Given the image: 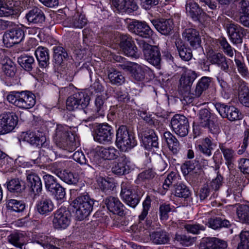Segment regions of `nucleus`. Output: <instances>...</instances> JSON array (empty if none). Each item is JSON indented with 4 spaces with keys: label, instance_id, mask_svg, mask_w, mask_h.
<instances>
[{
    "label": "nucleus",
    "instance_id": "aec40b11",
    "mask_svg": "<svg viewBox=\"0 0 249 249\" xmlns=\"http://www.w3.org/2000/svg\"><path fill=\"white\" fill-rule=\"evenodd\" d=\"M156 30L164 36L171 35L174 29V23L171 19L160 18L151 21Z\"/></svg>",
    "mask_w": 249,
    "mask_h": 249
},
{
    "label": "nucleus",
    "instance_id": "c756f323",
    "mask_svg": "<svg viewBox=\"0 0 249 249\" xmlns=\"http://www.w3.org/2000/svg\"><path fill=\"white\" fill-rule=\"evenodd\" d=\"M104 203L107 209L114 214L119 215L124 214V205L118 198L109 196L104 200Z\"/></svg>",
    "mask_w": 249,
    "mask_h": 249
},
{
    "label": "nucleus",
    "instance_id": "e2e57ef3",
    "mask_svg": "<svg viewBox=\"0 0 249 249\" xmlns=\"http://www.w3.org/2000/svg\"><path fill=\"white\" fill-rule=\"evenodd\" d=\"M50 192L55 196L57 200H63L66 196L65 189L60 184L55 186Z\"/></svg>",
    "mask_w": 249,
    "mask_h": 249
},
{
    "label": "nucleus",
    "instance_id": "f257e3e1",
    "mask_svg": "<svg viewBox=\"0 0 249 249\" xmlns=\"http://www.w3.org/2000/svg\"><path fill=\"white\" fill-rule=\"evenodd\" d=\"M71 194L76 198L73 201V206L75 209V217L79 221L87 218L92 211L95 201L82 188L71 190Z\"/></svg>",
    "mask_w": 249,
    "mask_h": 249
},
{
    "label": "nucleus",
    "instance_id": "412c9836",
    "mask_svg": "<svg viewBox=\"0 0 249 249\" xmlns=\"http://www.w3.org/2000/svg\"><path fill=\"white\" fill-rule=\"evenodd\" d=\"M185 10L187 15L194 21H200L205 13L194 0H186Z\"/></svg>",
    "mask_w": 249,
    "mask_h": 249
},
{
    "label": "nucleus",
    "instance_id": "338daca9",
    "mask_svg": "<svg viewBox=\"0 0 249 249\" xmlns=\"http://www.w3.org/2000/svg\"><path fill=\"white\" fill-rule=\"evenodd\" d=\"M172 208L170 204L166 203L160 205L159 208V213L160 218L162 220H166L168 218V213L172 211Z\"/></svg>",
    "mask_w": 249,
    "mask_h": 249
},
{
    "label": "nucleus",
    "instance_id": "a211bd4d",
    "mask_svg": "<svg viewBox=\"0 0 249 249\" xmlns=\"http://www.w3.org/2000/svg\"><path fill=\"white\" fill-rule=\"evenodd\" d=\"M227 33L231 41L235 44L242 43L243 37L245 35V29L234 22L226 24Z\"/></svg>",
    "mask_w": 249,
    "mask_h": 249
},
{
    "label": "nucleus",
    "instance_id": "6e6552de",
    "mask_svg": "<svg viewBox=\"0 0 249 249\" xmlns=\"http://www.w3.org/2000/svg\"><path fill=\"white\" fill-rule=\"evenodd\" d=\"M120 196L124 202L133 208L136 207L140 200V196L135 192L132 185L127 181L122 183Z\"/></svg>",
    "mask_w": 249,
    "mask_h": 249
},
{
    "label": "nucleus",
    "instance_id": "bf43d9fd",
    "mask_svg": "<svg viewBox=\"0 0 249 249\" xmlns=\"http://www.w3.org/2000/svg\"><path fill=\"white\" fill-rule=\"evenodd\" d=\"M45 187L47 191L50 192L56 186L58 183L56 178L52 175L46 174L43 177Z\"/></svg>",
    "mask_w": 249,
    "mask_h": 249
},
{
    "label": "nucleus",
    "instance_id": "4468645a",
    "mask_svg": "<svg viewBox=\"0 0 249 249\" xmlns=\"http://www.w3.org/2000/svg\"><path fill=\"white\" fill-rule=\"evenodd\" d=\"M128 29L130 32L143 38H150L153 35V31L145 22L133 21L128 24Z\"/></svg>",
    "mask_w": 249,
    "mask_h": 249
},
{
    "label": "nucleus",
    "instance_id": "cd10ccee",
    "mask_svg": "<svg viewBox=\"0 0 249 249\" xmlns=\"http://www.w3.org/2000/svg\"><path fill=\"white\" fill-rule=\"evenodd\" d=\"M94 156H98L104 160H112L118 157L119 151L113 147H104L97 146L94 150Z\"/></svg>",
    "mask_w": 249,
    "mask_h": 249
},
{
    "label": "nucleus",
    "instance_id": "c03bdc74",
    "mask_svg": "<svg viewBox=\"0 0 249 249\" xmlns=\"http://www.w3.org/2000/svg\"><path fill=\"white\" fill-rule=\"evenodd\" d=\"M173 194L177 197L187 198L191 195V192L185 184L179 182L174 185Z\"/></svg>",
    "mask_w": 249,
    "mask_h": 249
},
{
    "label": "nucleus",
    "instance_id": "2f4dec72",
    "mask_svg": "<svg viewBox=\"0 0 249 249\" xmlns=\"http://www.w3.org/2000/svg\"><path fill=\"white\" fill-rule=\"evenodd\" d=\"M211 83V78L203 76L197 82L195 89L193 91V98H198L202 93L207 90Z\"/></svg>",
    "mask_w": 249,
    "mask_h": 249
},
{
    "label": "nucleus",
    "instance_id": "13d9d810",
    "mask_svg": "<svg viewBox=\"0 0 249 249\" xmlns=\"http://www.w3.org/2000/svg\"><path fill=\"white\" fill-rule=\"evenodd\" d=\"M16 10L7 5L4 0H0V17H8L16 14Z\"/></svg>",
    "mask_w": 249,
    "mask_h": 249
},
{
    "label": "nucleus",
    "instance_id": "e433bc0d",
    "mask_svg": "<svg viewBox=\"0 0 249 249\" xmlns=\"http://www.w3.org/2000/svg\"><path fill=\"white\" fill-rule=\"evenodd\" d=\"M179 55L182 60L188 61L191 59L193 54L191 49L186 46L181 39H177L175 42Z\"/></svg>",
    "mask_w": 249,
    "mask_h": 249
},
{
    "label": "nucleus",
    "instance_id": "4c0bfd02",
    "mask_svg": "<svg viewBox=\"0 0 249 249\" xmlns=\"http://www.w3.org/2000/svg\"><path fill=\"white\" fill-rule=\"evenodd\" d=\"M2 69L4 74L8 77H13L16 74V67L15 63L9 58L5 57L2 60Z\"/></svg>",
    "mask_w": 249,
    "mask_h": 249
},
{
    "label": "nucleus",
    "instance_id": "7c9ffc66",
    "mask_svg": "<svg viewBox=\"0 0 249 249\" xmlns=\"http://www.w3.org/2000/svg\"><path fill=\"white\" fill-rule=\"evenodd\" d=\"M36 208L39 214L46 215L53 211L54 205L50 198L42 196L41 199L37 201Z\"/></svg>",
    "mask_w": 249,
    "mask_h": 249
},
{
    "label": "nucleus",
    "instance_id": "a18cd8bd",
    "mask_svg": "<svg viewBox=\"0 0 249 249\" xmlns=\"http://www.w3.org/2000/svg\"><path fill=\"white\" fill-rule=\"evenodd\" d=\"M219 147L223 154L226 164L228 165H231L234 160L235 155L234 151L231 148L228 147L225 143H220Z\"/></svg>",
    "mask_w": 249,
    "mask_h": 249
},
{
    "label": "nucleus",
    "instance_id": "1a4fd4ad",
    "mask_svg": "<svg viewBox=\"0 0 249 249\" xmlns=\"http://www.w3.org/2000/svg\"><path fill=\"white\" fill-rule=\"evenodd\" d=\"M217 119L215 115L212 114L206 108L202 109L198 113V123L200 126L207 127L209 131L213 133H217L219 131V127Z\"/></svg>",
    "mask_w": 249,
    "mask_h": 249
},
{
    "label": "nucleus",
    "instance_id": "8fccbe9b",
    "mask_svg": "<svg viewBox=\"0 0 249 249\" xmlns=\"http://www.w3.org/2000/svg\"><path fill=\"white\" fill-rule=\"evenodd\" d=\"M6 187L12 193H20L24 190V187L21 185L18 178H12L6 183Z\"/></svg>",
    "mask_w": 249,
    "mask_h": 249
},
{
    "label": "nucleus",
    "instance_id": "dca6fc26",
    "mask_svg": "<svg viewBox=\"0 0 249 249\" xmlns=\"http://www.w3.org/2000/svg\"><path fill=\"white\" fill-rule=\"evenodd\" d=\"M217 111L223 118H227L231 121L240 119L239 110L233 106H229L224 104L217 103L214 105Z\"/></svg>",
    "mask_w": 249,
    "mask_h": 249
},
{
    "label": "nucleus",
    "instance_id": "393cba45",
    "mask_svg": "<svg viewBox=\"0 0 249 249\" xmlns=\"http://www.w3.org/2000/svg\"><path fill=\"white\" fill-rule=\"evenodd\" d=\"M25 18L29 23L35 24H42L46 19L42 10L36 6L29 10Z\"/></svg>",
    "mask_w": 249,
    "mask_h": 249
},
{
    "label": "nucleus",
    "instance_id": "c85d7f7f",
    "mask_svg": "<svg viewBox=\"0 0 249 249\" xmlns=\"http://www.w3.org/2000/svg\"><path fill=\"white\" fill-rule=\"evenodd\" d=\"M207 59L211 64L216 65L226 72L229 70L226 57L223 54L220 53H212L207 54Z\"/></svg>",
    "mask_w": 249,
    "mask_h": 249
},
{
    "label": "nucleus",
    "instance_id": "6e6d98bb",
    "mask_svg": "<svg viewBox=\"0 0 249 249\" xmlns=\"http://www.w3.org/2000/svg\"><path fill=\"white\" fill-rule=\"evenodd\" d=\"M174 240L182 246L186 247H188L193 245L195 241L194 237L184 234H176L175 235Z\"/></svg>",
    "mask_w": 249,
    "mask_h": 249
},
{
    "label": "nucleus",
    "instance_id": "4be33fe9",
    "mask_svg": "<svg viewBox=\"0 0 249 249\" xmlns=\"http://www.w3.org/2000/svg\"><path fill=\"white\" fill-rule=\"evenodd\" d=\"M117 160L113 162L111 171L117 175H123L129 173L130 168L128 165L129 162L124 155H121L117 157Z\"/></svg>",
    "mask_w": 249,
    "mask_h": 249
},
{
    "label": "nucleus",
    "instance_id": "4d7b16f0",
    "mask_svg": "<svg viewBox=\"0 0 249 249\" xmlns=\"http://www.w3.org/2000/svg\"><path fill=\"white\" fill-rule=\"evenodd\" d=\"M113 59L118 63L117 67L121 69L126 71H129L133 63L126 61V59L125 58L118 55H114L113 56Z\"/></svg>",
    "mask_w": 249,
    "mask_h": 249
},
{
    "label": "nucleus",
    "instance_id": "0e129e2a",
    "mask_svg": "<svg viewBox=\"0 0 249 249\" xmlns=\"http://www.w3.org/2000/svg\"><path fill=\"white\" fill-rule=\"evenodd\" d=\"M234 61L239 73L244 78L248 77L249 71L244 62L238 59H235Z\"/></svg>",
    "mask_w": 249,
    "mask_h": 249
},
{
    "label": "nucleus",
    "instance_id": "423d86ee",
    "mask_svg": "<svg viewBox=\"0 0 249 249\" xmlns=\"http://www.w3.org/2000/svg\"><path fill=\"white\" fill-rule=\"evenodd\" d=\"M136 41L142 50L145 59L153 65L159 66L161 61V56L158 49L141 38L136 39Z\"/></svg>",
    "mask_w": 249,
    "mask_h": 249
},
{
    "label": "nucleus",
    "instance_id": "f3484780",
    "mask_svg": "<svg viewBox=\"0 0 249 249\" xmlns=\"http://www.w3.org/2000/svg\"><path fill=\"white\" fill-rule=\"evenodd\" d=\"M24 37V32L22 29L16 27L10 30L3 35V41L7 47L20 43Z\"/></svg>",
    "mask_w": 249,
    "mask_h": 249
},
{
    "label": "nucleus",
    "instance_id": "680f3d73",
    "mask_svg": "<svg viewBox=\"0 0 249 249\" xmlns=\"http://www.w3.org/2000/svg\"><path fill=\"white\" fill-rule=\"evenodd\" d=\"M185 229L190 233L194 234H198L201 231H204L206 227L198 223L188 224L184 226Z\"/></svg>",
    "mask_w": 249,
    "mask_h": 249
},
{
    "label": "nucleus",
    "instance_id": "473e14b6",
    "mask_svg": "<svg viewBox=\"0 0 249 249\" xmlns=\"http://www.w3.org/2000/svg\"><path fill=\"white\" fill-rule=\"evenodd\" d=\"M24 140L31 145L39 146H42L45 142L46 138L41 133L27 132L24 137Z\"/></svg>",
    "mask_w": 249,
    "mask_h": 249
},
{
    "label": "nucleus",
    "instance_id": "3c124183",
    "mask_svg": "<svg viewBox=\"0 0 249 249\" xmlns=\"http://www.w3.org/2000/svg\"><path fill=\"white\" fill-rule=\"evenodd\" d=\"M7 208L10 211L19 213L24 210L25 204L20 200L10 199L8 202Z\"/></svg>",
    "mask_w": 249,
    "mask_h": 249
},
{
    "label": "nucleus",
    "instance_id": "f704fd0d",
    "mask_svg": "<svg viewBox=\"0 0 249 249\" xmlns=\"http://www.w3.org/2000/svg\"><path fill=\"white\" fill-rule=\"evenodd\" d=\"M54 173L62 180L69 184H75L78 181L76 175L66 170L56 169L54 170Z\"/></svg>",
    "mask_w": 249,
    "mask_h": 249
},
{
    "label": "nucleus",
    "instance_id": "49530a36",
    "mask_svg": "<svg viewBox=\"0 0 249 249\" xmlns=\"http://www.w3.org/2000/svg\"><path fill=\"white\" fill-rule=\"evenodd\" d=\"M150 240L156 244H164L169 241L167 233L163 231H154L150 234Z\"/></svg>",
    "mask_w": 249,
    "mask_h": 249
},
{
    "label": "nucleus",
    "instance_id": "bb28decb",
    "mask_svg": "<svg viewBox=\"0 0 249 249\" xmlns=\"http://www.w3.org/2000/svg\"><path fill=\"white\" fill-rule=\"evenodd\" d=\"M113 5L119 12L130 14L137 9L136 3L131 0H112Z\"/></svg>",
    "mask_w": 249,
    "mask_h": 249
},
{
    "label": "nucleus",
    "instance_id": "ddd939ff",
    "mask_svg": "<svg viewBox=\"0 0 249 249\" xmlns=\"http://www.w3.org/2000/svg\"><path fill=\"white\" fill-rule=\"evenodd\" d=\"M71 213L65 207H61L53 213V226L57 229H65L70 223Z\"/></svg>",
    "mask_w": 249,
    "mask_h": 249
},
{
    "label": "nucleus",
    "instance_id": "20e7f679",
    "mask_svg": "<svg viewBox=\"0 0 249 249\" xmlns=\"http://www.w3.org/2000/svg\"><path fill=\"white\" fill-rule=\"evenodd\" d=\"M197 77V74L192 70L187 71L184 74H182L179 79L178 86V91L187 102L191 103L193 101V92H191V87L194 81Z\"/></svg>",
    "mask_w": 249,
    "mask_h": 249
},
{
    "label": "nucleus",
    "instance_id": "37998d69",
    "mask_svg": "<svg viewBox=\"0 0 249 249\" xmlns=\"http://www.w3.org/2000/svg\"><path fill=\"white\" fill-rule=\"evenodd\" d=\"M108 78L110 83L115 85H121L125 81V78L122 72L114 69H111L109 70Z\"/></svg>",
    "mask_w": 249,
    "mask_h": 249
},
{
    "label": "nucleus",
    "instance_id": "052dcab7",
    "mask_svg": "<svg viewBox=\"0 0 249 249\" xmlns=\"http://www.w3.org/2000/svg\"><path fill=\"white\" fill-rule=\"evenodd\" d=\"M239 101L245 107H249V88L246 85L241 86Z\"/></svg>",
    "mask_w": 249,
    "mask_h": 249
},
{
    "label": "nucleus",
    "instance_id": "de8ad7c7",
    "mask_svg": "<svg viewBox=\"0 0 249 249\" xmlns=\"http://www.w3.org/2000/svg\"><path fill=\"white\" fill-rule=\"evenodd\" d=\"M7 240L9 243L20 249H23V247L25 245L24 236L22 233L19 232L10 234L7 236Z\"/></svg>",
    "mask_w": 249,
    "mask_h": 249
},
{
    "label": "nucleus",
    "instance_id": "6ab92c4d",
    "mask_svg": "<svg viewBox=\"0 0 249 249\" xmlns=\"http://www.w3.org/2000/svg\"><path fill=\"white\" fill-rule=\"evenodd\" d=\"M227 247L226 241L216 237H203L198 245L199 249H225Z\"/></svg>",
    "mask_w": 249,
    "mask_h": 249
},
{
    "label": "nucleus",
    "instance_id": "5701e85b",
    "mask_svg": "<svg viewBox=\"0 0 249 249\" xmlns=\"http://www.w3.org/2000/svg\"><path fill=\"white\" fill-rule=\"evenodd\" d=\"M142 140L144 147L149 149L152 147L158 148V138L154 130L146 129L142 133Z\"/></svg>",
    "mask_w": 249,
    "mask_h": 249
},
{
    "label": "nucleus",
    "instance_id": "0eeeda50",
    "mask_svg": "<svg viewBox=\"0 0 249 249\" xmlns=\"http://www.w3.org/2000/svg\"><path fill=\"white\" fill-rule=\"evenodd\" d=\"M93 135L95 141L103 144L108 143L113 136V128L107 123L96 124Z\"/></svg>",
    "mask_w": 249,
    "mask_h": 249
},
{
    "label": "nucleus",
    "instance_id": "ea45409f",
    "mask_svg": "<svg viewBox=\"0 0 249 249\" xmlns=\"http://www.w3.org/2000/svg\"><path fill=\"white\" fill-rule=\"evenodd\" d=\"M19 65L26 71H30L36 68L34 58L30 55H22L18 58Z\"/></svg>",
    "mask_w": 249,
    "mask_h": 249
},
{
    "label": "nucleus",
    "instance_id": "39448f33",
    "mask_svg": "<svg viewBox=\"0 0 249 249\" xmlns=\"http://www.w3.org/2000/svg\"><path fill=\"white\" fill-rule=\"evenodd\" d=\"M116 143L122 151L130 150L137 145V141L132 133L129 132L126 126H120L117 131Z\"/></svg>",
    "mask_w": 249,
    "mask_h": 249
},
{
    "label": "nucleus",
    "instance_id": "864d4df0",
    "mask_svg": "<svg viewBox=\"0 0 249 249\" xmlns=\"http://www.w3.org/2000/svg\"><path fill=\"white\" fill-rule=\"evenodd\" d=\"M75 95L79 104L80 109L83 110L86 109L90 101V97L88 94L85 92H80L75 93Z\"/></svg>",
    "mask_w": 249,
    "mask_h": 249
},
{
    "label": "nucleus",
    "instance_id": "72a5a7b5",
    "mask_svg": "<svg viewBox=\"0 0 249 249\" xmlns=\"http://www.w3.org/2000/svg\"><path fill=\"white\" fill-rule=\"evenodd\" d=\"M35 53L40 67L46 68L49 65L50 57L49 50L47 48L38 47L35 51Z\"/></svg>",
    "mask_w": 249,
    "mask_h": 249
},
{
    "label": "nucleus",
    "instance_id": "9b49d317",
    "mask_svg": "<svg viewBox=\"0 0 249 249\" xmlns=\"http://www.w3.org/2000/svg\"><path fill=\"white\" fill-rule=\"evenodd\" d=\"M170 124L173 131L180 137H185L188 134L189 124L187 118L184 115H175L172 118Z\"/></svg>",
    "mask_w": 249,
    "mask_h": 249
},
{
    "label": "nucleus",
    "instance_id": "2eb2a0df",
    "mask_svg": "<svg viewBox=\"0 0 249 249\" xmlns=\"http://www.w3.org/2000/svg\"><path fill=\"white\" fill-rule=\"evenodd\" d=\"M105 101V99L103 96H98L95 100L94 108L92 110H90L88 108L84 110L85 114L89 115L88 119L89 121L105 116L106 109Z\"/></svg>",
    "mask_w": 249,
    "mask_h": 249
},
{
    "label": "nucleus",
    "instance_id": "79ce46f5",
    "mask_svg": "<svg viewBox=\"0 0 249 249\" xmlns=\"http://www.w3.org/2000/svg\"><path fill=\"white\" fill-rule=\"evenodd\" d=\"M128 71L131 72L132 77L136 81L144 80L145 76V69L142 66L133 63Z\"/></svg>",
    "mask_w": 249,
    "mask_h": 249
},
{
    "label": "nucleus",
    "instance_id": "9d476101",
    "mask_svg": "<svg viewBox=\"0 0 249 249\" xmlns=\"http://www.w3.org/2000/svg\"><path fill=\"white\" fill-rule=\"evenodd\" d=\"M120 46L125 55L135 59L140 57V53L138 51L132 37L129 35L125 34L121 36Z\"/></svg>",
    "mask_w": 249,
    "mask_h": 249
},
{
    "label": "nucleus",
    "instance_id": "c9c22d12",
    "mask_svg": "<svg viewBox=\"0 0 249 249\" xmlns=\"http://www.w3.org/2000/svg\"><path fill=\"white\" fill-rule=\"evenodd\" d=\"M163 137L170 150L174 154H177L180 150V146L176 137L169 131H166L163 134Z\"/></svg>",
    "mask_w": 249,
    "mask_h": 249
},
{
    "label": "nucleus",
    "instance_id": "a19ab883",
    "mask_svg": "<svg viewBox=\"0 0 249 249\" xmlns=\"http://www.w3.org/2000/svg\"><path fill=\"white\" fill-rule=\"evenodd\" d=\"M53 58L56 64L61 65L65 60L69 58V56L66 50L62 46H54L53 48Z\"/></svg>",
    "mask_w": 249,
    "mask_h": 249
},
{
    "label": "nucleus",
    "instance_id": "774afa93",
    "mask_svg": "<svg viewBox=\"0 0 249 249\" xmlns=\"http://www.w3.org/2000/svg\"><path fill=\"white\" fill-rule=\"evenodd\" d=\"M67 109L69 111H73L77 108H80L79 104H78L77 100L75 97V94L70 96L66 102Z\"/></svg>",
    "mask_w": 249,
    "mask_h": 249
},
{
    "label": "nucleus",
    "instance_id": "7ed1b4c3",
    "mask_svg": "<svg viewBox=\"0 0 249 249\" xmlns=\"http://www.w3.org/2000/svg\"><path fill=\"white\" fill-rule=\"evenodd\" d=\"M54 141L60 148L69 151L74 149V137L67 126L57 125L55 130Z\"/></svg>",
    "mask_w": 249,
    "mask_h": 249
},
{
    "label": "nucleus",
    "instance_id": "f8f14e48",
    "mask_svg": "<svg viewBox=\"0 0 249 249\" xmlns=\"http://www.w3.org/2000/svg\"><path fill=\"white\" fill-rule=\"evenodd\" d=\"M18 123V117L13 112H6L0 115V134L11 132Z\"/></svg>",
    "mask_w": 249,
    "mask_h": 249
},
{
    "label": "nucleus",
    "instance_id": "603ef678",
    "mask_svg": "<svg viewBox=\"0 0 249 249\" xmlns=\"http://www.w3.org/2000/svg\"><path fill=\"white\" fill-rule=\"evenodd\" d=\"M87 23L85 16L79 13L75 14L71 21V25L75 28H82Z\"/></svg>",
    "mask_w": 249,
    "mask_h": 249
},
{
    "label": "nucleus",
    "instance_id": "b1692460",
    "mask_svg": "<svg viewBox=\"0 0 249 249\" xmlns=\"http://www.w3.org/2000/svg\"><path fill=\"white\" fill-rule=\"evenodd\" d=\"M182 36L194 49L201 48V38L199 32L193 28L186 29L183 32Z\"/></svg>",
    "mask_w": 249,
    "mask_h": 249
},
{
    "label": "nucleus",
    "instance_id": "5fc2aeb1",
    "mask_svg": "<svg viewBox=\"0 0 249 249\" xmlns=\"http://www.w3.org/2000/svg\"><path fill=\"white\" fill-rule=\"evenodd\" d=\"M237 249H249V231H242L239 234Z\"/></svg>",
    "mask_w": 249,
    "mask_h": 249
},
{
    "label": "nucleus",
    "instance_id": "69168bd1",
    "mask_svg": "<svg viewBox=\"0 0 249 249\" xmlns=\"http://www.w3.org/2000/svg\"><path fill=\"white\" fill-rule=\"evenodd\" d=\"M151 199L149 196H147L142 203V211L141 214L139 216L140 221L143 220L148 214V211L151 206Z\"/></svg>",
    "mask_w": 249,
    "mask_h": 249
},
{
    "label": "nucleus",
    "instance_id": "a878e982",
    "mask_svg": "<svg viewBox=\"0 0 249 249\" xmlns=\"http://www.w3.org/2000/svg\"><path fill=\"white\" fill-rule=\"evenodd\" d=\"M26 175L28 185L31 191L35 196H39L42 189V184L40 178L35 173L30 171H26Z\"/></svg>",
    "mask_w": 249,
    "mask_h": 249
},
{
    "label": "nucleus",
    "instance_id": "f03ea898",
    "mask_svg": "<svg viewBox=\"0 0 249 249\" xmlns=\"http://www.w3.org/2000/svg\"><path fill=\"white\" fill-rule=\"evenodd\" d=\"M6 99L10 104L23 109H30L36 104L35 95L28 90L10 92Z\"/></svg>",
    "mask_w": 249,
    "mask_h": 249
},
{
    "label": "nucleus",
    "instance_id": "58836bf2",
    "mask_svg": "<svg viewBox=\"0 0 249 249\" xmlns=\"http://www.w3.org/2000/svg\"><path fill=\"white\" fill-rule=\"evenodd\" d=\"M206 225L213 230H216L222 228H229L231 222L221 217L211 218L208 219Z\"/></svg>",
    "mask_w": 249,
    "mask_h": 249
},
{
    "label": "nucleus",
    "instance_id": "09e8293b",
    "mask_svg": "<svg viewBox=\"0 0 249 249\" xmlns=\"http://www.w3.org/2000/svg\"><path fill=\"white\" fill-rule=\"evenodd\" d=\"M236 213L240 222L249 225V205H239L236 209Z\"/></svg>",
    "mask_w": 249,
    "mask_h": 249
}]
</instances>
